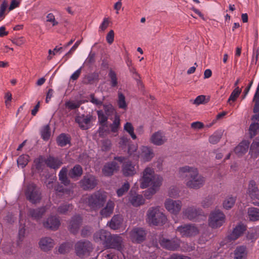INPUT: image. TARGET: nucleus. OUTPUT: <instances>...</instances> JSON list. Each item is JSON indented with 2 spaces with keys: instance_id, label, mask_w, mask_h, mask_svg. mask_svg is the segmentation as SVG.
<instances>
[{
  "instance_id": "603ef678",
  "label": "nucleus",
  "mask_w": 259,
  "mask_h": 259,
  "mask_svg": "<svg viewBox=\"0 0 259 259\" xmlns=\"http://www.w3.org/2000/svg\"><path fill=\"white\" fill-rule=\"evenodd\" d=\"M124 130L128 133L133 139L135 140L137 138V137L134 132V127L131 123L126 122L124 126Z\"/></svg>"
},
{
  "instance_id": "774afa93",
  "label": "nucleus",
  "mask_w": 259,
  "mask_h": 259,
  "mask_svg": "<svg viewBox=\"0 0 259 259\" xmlns=\"http://www.w3.org/2000/svg\"><path fill=\"white\" fill-rule=\"evenodd\" d=\"M102 148L103 150L107 151L111 147V141L109 140H104L102 142Z\"/></svg>"
},
{
  "instance_id": "6e6d98bb",
  "label": "nucleus",
  "mask_w": 259,
  "mask_h": 259,
  "mask_svg": "<svg viewBox=\"0 0 259 259\" xmlns=\"http://www.w3.org/2000/svg\"><path fill=\"white\" fill-rule=\"evenodd\" d=\"M80 104L79 102L73 101H67L65 103V106L69 110H73L79 107Z\"/></svg>"
},
{
  "instance_id": "bb28decb",
  "label": "nucleus",
  "mask_w": 259,
  "mask_h": 259,
  "mask_svg": "<svg viewBox=\"0 0 259 259\" xmlns=\"http://www.w3.org/2000/svg\"><path fill=\"white\" fill-rule=\"evenodd\" d=\"M119 168V166L115 161H112L106 163L102 169L103 174L106 176H112L114 171H117Z\"/></svg>"
},
{
  "instance_id": "4be33fe9",
  "label": "nucleus",
  "mask_w": 259,
  "mask_h": 259,
  "mask_svg": "<svg viewBox=\"0 0 259 259\" xmlns=\"http://www.w3.org/2000/svg\"><path fill=\"white\" fill-rule=\"evenodd\" d=\"M45 228L52 230H57L60 225V222L59 219L55 216L49 217L43 223Z\"/></svg>"
},
{
  "instance_id": "ea45409f",
  "label": "nucleus",
  "mask_w": 259,
  "mask_h": 259,
  "mask_svg": "<svg viewBox=\"0 0 259 259\" xmlns=\"http://www.w3.org/2000/svg\"><path fill=\"white\" fill-rule=\"evenodd\" d=\"M29 161V156L27 154L20 155L17 159V164L19 167L24 168Z\"/></svg>"
},
{
  "instance_id": "bf43d9fd",
  "label": "nucleus",
  "mask_w": 259,
  "mask_h": 259,
  "mask_svg": "<svg viewBox=\"0 0 259 259\" xmlns=\"http://www.w3.org/2000/svg\"><path fill=\"white\" fill-rule=\"evenodd\" d=\"M95 61V53L91 52L88 58L86 59L84 64L85 65H90Z\"/></svg>"
},
{
  "instance_id": "9b49d317",
  "label": "nucleus",
  "mask_w": 259,
  "mask_h": 259,
  "mask_svg": "<svg viewBox=\"0 0 259 259\" xmlns=\"http://www.w3.org/2000/svg\"><path fill=\"white\" fill-rule=\"evenodd\" d=\"M139 169V165L130 160L124 162L121 166V172L125 177H132L135 175Z\"/></svg>"
},
{
  "instance_id": "a19ab883",
  "label": "nucleus",
  "mask_w": 259,
  "mask_h": 259,
  "mask_svg": "<svg viewBox=\"0 0 259 259\" xmlns=\"http://www.w3.org/2000/svg\"><path fill=\"white\" fill-rule=\"evenodd\" d=\"M249 136L250 138H252L256 136L259 132V123L253 122L249 126Z\"/></svg>"
},
{
  "instance_id": "a18cd8bd",
  "label": "nucleus",
  "mask_w": 259,
  "mask_h": 259,
  "mask_svg": "<svg viewBox=\"0 0 259 259\" xmlns=\"http://www.w3.org/2000/svg\"><path fill=\"white\" fill-rule=\"evenodd\" d=\"M222 133L221 132H216L209 138V141L212 144H216L218 143L222 137Z\"/></svg>"
},
{
  "instance_id": "f8f14e48",
  "label": "nucleus",
  "mask_w": 259,
  "mask_h": 259,
  "mask_svg": "<svg viewBox=\"0 0 259 259\" xmlns=\"http://www.w3.org/2000/svg\"><path fill=\"white\" fill-rule=\"evenodd\" d=\"M159 243L163 248L169 250L175 251L180 247L181 241L177 237L171 239L163 238L159 240Z\"/></svg>"
},
{
  "instance_id": "aec40b11",
  "label": "nucleus",
  "mask_w": 259,
  "mask_h": 259,
  "mask_svg": "<svg viewBox=\"0 0 259 259\" xmlns=\"http://www.w3.org/2000/svg\"><path fill=\"white\" fill-rule=\"evenodd\" d=\"M154 154L152 149L147 146H143L140 149L138 157L144 162L150 161L154 157Z\"/></svg>"
},
{
  "instance_id": "f704fd0d",
  "label": "nucleus",
  "mask_w": 259,
  "mask_h": 259,
  "mask_svg": "<svg viewBox=\"0 0 259 259\" xmlns=\"http://www.w3.org/2000/svg\"><path fill=\"white\" fill-rule=\"evenodd\" d=\"M82 174V169L80 165H75L69 172V176L71 178H74L81 176Z\"/></svg>"
},
{
  "instance_id": "864d4df0",
  "label": "nucleus",
  "mask_w": 259,
  "mask_h": 259,
  "mask_svg": "<svg viewBox=\"0 0 259 259\" xmlns=\"http://www.w3.org/2000/svg\"><path fill=\"white\" fill-rule=\"evenodd\" d=\"M103 108L107 116H110L116 114L115 110L111 104H105L103 105Z\"/></svg>"
},
{
  "instance_id": "2eb2a0df",
  "label": "nucleus",
  "mask_w": 259,
  "mask_h": 259,
  "mask_svg": "<svg viewBox=\"0 0 259 259\" xmlns=\"http://www.w3.org/2000/svg\"><path fill=\"white\" fill-rule=\"evenodd\" d=\"M82 224V219L79 215H75L71 218L69 222L68 229L70 232L76 234Z\"/></svg>"
},
{
  "instance_id": "473e14b6",
  "label": "nucleus",
  "mask_w": 259,
  "mask_h": 259,
  "mask_svg": "<svg viewBox=\"0 0 259 259\" xmlns=\"http://www.w3.org/2000/svg\"><path fill=\"white\" fill-rule=\"evenodd\" d=\"M129 201L134 206L136 207L142 205L145 202V199L141 195L131 196L129 198Z\"/></svg>"
},
{
  "instance_id": "c9c22d12",
  "label": "nucleus",
  "mask_w": 259,
  "mask_h": 259,
  "mask_svg": "<svg viewBox=\"0 0 259 259\" xmlns=\"http://www.w3.org/2000/svg\"><path fill=\"white\" fill-rule=\"evenodd\" d=\"M46 158L42 156H39L34 160V164L35 168L39 171H42L45 167V160Z\"/></svg>"
},
{
  "instance_id": "4c0bfd02",
  "label": "nucleus",
  "mask_w": 259,
  "mask_h": 259,
  "mask_svg": "<svg viewBox=\"0 0 259 259\" xmlns=\"http://www.w3.org/2000/svg\"><path fill=\"white\" fill-rule=\"evenodd\" d=\"M68 171V169L67 167H63L61 170L60 171L59 174V180L61 181V182L65 185H67L69 184V180H68L67 177V173Z\"/></svg>"
},
{
  "instance_id": "6e6552de",
  "label": "nucleus",
  "mask_w": 259,
  "mask_h": 259,
  "mask_svg": "<svg viewBox=\"0 0 259 259\" xmlns=\"http://www.w3.org/2000/svg\"><path fill=\"white\" fill-rule=\"evenodd\" d=\"M176 231L180 233L182 237H191L199 234L198 228L194 225L188 224L178 227Z\"/></svg>"
},
{
  "instance_id": "412c9836",
  "label": "nucleus",
  "mask_w": 259,
  "mask_h": 259,
  "mask_svg": "<svg viewBox=\"0 0 259 259\" xmlns=\"http://www.w3.org/2000/svg\"><path fill=\"white\" fill-rule=\"evenodd\" d=\"M166 141L167 138L165 134L161 131L154 133L150 138V142L154 145L157 146L162 145Z\"/></svg>"
},
{
  "instance_id": "49530a36",
  "label": "nucleus",
  "mask_w": 259,
  "mask_h": 259,
  "mask_svg": "<svg viewBox=\"0 0 259 259\" xmlns=\"http://www.w3.org/2000/svg\"><path fill=\"white\" fill-rule=\"evenodd\" d=\"M57 141L58 144L61 147L65 146L69 142V138L64 134H61Z\"/></svg>"
},
{
  "instance_id": "9d476101",
  "label": "nucleus",
  "mask_w": 259,
  "mask_h": 259,
  "mask_svg": "<svg viewBox=\"0 0 259 259\" xmlns=\"http://www.w3.org/2000/svg\"><path fill=\"white\" fill-rule=\"evenodd\" d=\"M98 180L96 177L90 174L85 175L79 181L80 187L84 190H91L97 185Z\"/></svg>"
},
{
  "instance_id": "e2e57ef3",
  "label": "nucleus",
  "mask_w": 259,
  "mask_h": 259,
  "mask_svg": "<svg viewBox=\"0 0 259 259\" xmlns=\"http://www.w3.org/2000/svg\"><path fill=\"white\" fill-rule=\"evenodd\" d=\"M92 229L90 227L85 226L81 231V236L82 237H86L91 235Z\"/></svg>"
},
{
  "instance_id": "cd10ccee",
  "label": "nucleus",
  "mask_w": 259,
  "mask_h": 259,
  "mask_svg": "<svg viewBox=\"0 0 259 259\" xmlns=\"http://www.w3.org/2000/svg\"><path fill=\"white\" fill-rule=\"evenodd\" d=\"M46 211V208L45 207H41L36 209L30 208L28 212V215L33 219L38 221L42 217Z\"/></svg>"
},
{
  "instance_id": "f257e3e1",
  "label": "nucleus",
  "mask_w": 259,
  "mask_h": 259,
  "mask_svg": "<svg viewBox=\"0 0 259 259\" xmlns=\"http://www.w3.org/2000/svg\"><path fill=\"white\" fill-rule=\"evenodd\" d=\"M140 187L142 189L147 188L149 186L151 187L148 189L145 193L147 198L154 194L161 185L162 178L159 176L155 174L154 169L150 167H146L141 174L140 179Z\"/></svg>"
},
{
  "instance_id": "3c124183",
  "label": "nucleus",
  "mask_w": 259,
  "mask_h": 259,
  "mask_svg": "<svg viewBox=\"0 0 259 259\" xmlns=\"http://www.w3.org/2000/svg\"><path fill=\"white\" fill-rule=\"evenodd\" d=\"M130 188V184L128 182L124 183L122 186L117 190L116 193L118 197H121L128 191Z\"/></svg>"
},
{
  "instance_id": "0eeeda50",
  "label": "nucleus",
  "mask_w": 259,
  "mask_h": 259,
  "mask_svg": "<svg viewBox=\"0 0 259 259\" xmlns=\"http://www.w3.org/2000/svg\"><path fill=\"white\" fill-rule=\"evenodd\" d=\"M226 217L224 213L220 210L212 211L209 215L208 225L213 229L221 227L225 222Z\"/></svg>"
},
{
  "instance_id": "79ce46f5",
  "label": "nucleus",
  "mask_w": 259,
  "mask_h": 259,
  "mask_svg": "<svg viewBox=\"0 0 259 259\" xmlns=\"http://www.w3.org/2000/svg\"><path fill=\"white\" fill-rule=\"evenodd\" d=\"M241 92V90L238 87H237L232 92L227 102L231 105V102H234L236 100L237 98L239 97V95Z\"/></svg>"
},
{
  "instance_id": "5701e85b",
  "label": "nucleus",
  "mask_w": 259,
  "mask_h": 259,
  "mask_svg": "<svg viewBox=\"0 0 259 259\" xmlns=\"http://www.w3.org/2000/svg\"><path fill=\"white\" fill-rule=\"evenodd\" d=\"M38 244L41 250L44 251H48L54 247L55 242L51 238L45 237L40 239Z\"/></svg>"
},
{
  "instance_id": "4468645a",
  "label": "nucleus",
  "mask_w": 259,
  "mask_h": 259,
  "mask_svg": "<svg viewBox=\"0 0 259 259\" xmlns=\"http://www.w3.org/2000/svg\"><path fill=\"white\" fill-rule=\"evenodd\" d=\"M110 238V233L104 230L97 232L94 235V239L96 242L102 243L106 246L109 243Z\"/></svg>"
},
{
  "instance_id": "72a5a7b5",
  "label": "nucleus",
  "mask_w": 259,
  "mask_h": 259,
  "mask_svg": "<svg viewBox=\"0 0 259 259\" xmlns=\"http://www.w3.org/2000/svg\"><path fill=\"white\" fill-rule=\"evenodd\" d=\"M248 215L251 221L259 220V209L255 207L249 208L248 210Z\"/></svg>"
},
{
  "instance_id": "c03bdc74",
  "label": "nucleus",
  "mask_w": 259,
  "mask_h": 259,
  "mask_svg": "<svg viewBox=\"0 0 259 259\" xmlns=\"http://www.w3.org/2000/svg\"><path fill=\"white\" fill-rule=\"evenodd\" d=\"M117 104L119 108L125 109L127 107L125 96L120 92L118 93Z\"/></svg>"
},
{
  "instance_id": "0e129e2a",
  "label": "nucleus",
  "mask_w": 259,
  "mask_h": 259,
  "mask_svg": "<svg viewBox=\"0 0 259 259\" xmlns=\"http://www.w3.org/2000/svg\"><path fill=\"white\" fill-rule=\"evenodd\" d=\"M179 191L176 188L170 187L168 191V196L170 197L176 198L179 196Z\"/></svg>"
},
{
  "instance_id": "c85d7f7f",
  "label": "nucleus",
  "mask_w": 259,
  "mask_h": 259,
  "mask_svg": "<svg viewBox=\"0 0 259 259\" xmlns=\"http://www.w3.org/2000/svg\"><path fill=\"white\" fill-rule=\"evenodd\" d=\"M122 221L123 219L121 215H114L108 223L107 225L112 230H117L120 227Z\"/></svg>"
},
{
  "instance_id": "1a4fd4ad",
  "label": "nucleus",
  "mask_w": 259,
  "mask_h": 259,
  "mask_svg": "<svg viewBox=\"0 0 259 259\" xmlns=\"http://www.w3.org/2000/svg\"><path fill=\"white\" fill-rule=\"evenodd\" d=\"M166 209L170 213L178 215L181 210L182 202L180 200H173L167 198L164 202Z\"/></svg>"
},
{
  "instance_id": "052dcab7",
  "label": "nucleus",
  "mask_w": 259,
  "mask_h": 259,
  "mask_svg": "<svg viewBox=\"0 0 259 259\" xmlns=\"http://www.w3.org/2000/svg\"><path fill=\"white\" fill-rule=\"evenodd\" d=\"M47 21L52 24L53 26H56L58 24V21L56 20L55 17L52 13H49L47 16Z\"/></svg>"
},
{
  "instance_id": "37998d69",
  "label": "nucleus",
  "mask_w": 259,
  "mask_h": 259,
  "mask_svg": "<svg viewBox=\"0 0 259 259\" xmlns=\"http://www.w3.org/2000/svg\"><path fill=\"white\" fill-rule=\"evenodd\" d=\"M72 245L69 243L66 242L62 244L59 247L58 251L61 254H65L70 251L72 248Z\"/></svg>"
},
{
  "instance_id": "2f4dec72",
  "label": "nucleus",
  "mask_w": 259,
  "mask_h": 259,
  "mask_svg": "<svg viewBox=\"0 0 259 259\" xmlns=\"http://www.w3.org/2000/svg\"><path fill=\"white\" fill-rule=\"evenodd\" d=\"M249 154L253 158H256L259 154V137L256 138L250 147Z\"/></svg>"
},
{
  "instance_id": "5fc2aeb1",
  "label": "nucleus",
  "mask_w": 259,
  "mask_h": 259,
  "mask_svg": "<svg viewBox=\"0 0 259 259\" xmlns=\"http://www.w3.org/2000/svg\"><path fill=\"white\" fill-rule=\"evenodd\" d=\"M109 76L110 78L111 84L112 87H115L117 85V78L116 74L112 70H110L109 73Z\"/></svg>"
},
{
  "instance_id": "7c9ffc66",
  "label": "nucleus",
  "mask_w": 259,
  "mask_h": 259,
  "mask_svg": "<svg viewBox=\"0 0 259 259\" xmlns=\"http://www.w3.org/2000/svg\"><path fill=\"white\" fill-rule=\"evenodd\" d=\"M247 254L246 247L244 246H238L234 251L233 259H246Z\"/></svg>"
},
{
  "instance_id": "6ab92c4d",
  "label": "nucleus",
  "mask_w": 259,
  "mask_h": 259,
  "mask_svg": "<svg viewBox=\"0 0 259 259\" xmlns=\"http://www.w3.org/2000/svg\"><path fill=\"white\" fill-rule=\"evenodd\" d=\"M45 163L50 168L56 170L60 168L63 162L61 159L50 155L45 160Z\"/></svg>"
},
{
  "instance_id": "39448f33",
  "label": "nucleus",
  "mask_w": 259,
  "mask_h": 259,
  "mask_svg": "<svg viewBox=\"0 0 259 259\" xmlns=\"http://www.w3.org/2000/svg\"><path fill=\"white\" fill-rule=\"evenodd\" d=\"M26 199L33 204L40 202L41 199V193L40 189L34 184L30 183L27 185L25 189Z\"/></svg>"
},
{
  "instance_id": "20e7f679",
  "label": "nucleus",
  "mask_w": 259,
  "mask_h": 259,
  "mask_svg": "<svg viewBox=\"0 0 259 259\" xmlns=\"http://www.w3.org/2000/svg\"><path fill=\"white\" fill-rule=\"evenodd\" d=\"M146 222L150 225L159 226L166 223V215L161 211L159 206L150 207L146 212Z\"/></svg>"
},
{
  "instance_id": "b1692460",
  "label": "nucleus",
  "mask_w": 259,
  "mask_h": 259,
  "mask_svg": "<svg viewBox=\"0 0 259 259\" xmlns=\"http://www.w3.org/2000/svg\"><path fill=\"white\" fill-rule=\"evenodd\" d=\"M131 235L133 241L140 243L145 240L146 232L141 228H136L131 231Z\"/></svg>"
},
{
  "instance_id": "8fccbe9b",
  "label": "nucleus",
  "mask_w": 259,
  "mask_h": 259,
  "mask_svg": "<svg viewBox=\"0 0 259 259\" xmlns=\"http://www.w3.org/2000/svg\"><path fill=\"white\" fill-rule=\"evenodd\" d=\"M41 136L45 140H48L51 135L50 128L49 125H46L41 130Z\"/></svg>"
},
{
  "instance_id": "f3484780",
  "label": "nucleus",
  "mask_w": 259,
  "mask_h": 259,
  "mask_svg": "<svg viewBox=\"0 0 259 259\" xmlns=\"http://www.w3.org/2000/svg\"><path fill=\"white\" fill-rule=\"evenodd\" d=\"M93 116L91 115H81L75 118V121L78 124L81 129L85 130L90 128Z\"/></svg>"
},
{
  "instance_id": "393cba45",
  "label": "nucleus",
  "mask_w": 259,
  "mask_h": 259,
  "mask_svg": "<svg viewBox=\"0 0 259 259\" xmlns=\"http://www.w3.org/2000/svg\"><path fill=\"white\" fill-rule=\"evenodd\" d=\"M106 247L108 248H115L118 250H120L122 248V239L119 235H114L112 236L109 240V243Z\"/></svg>"
},
{
  "instance_id": "a211bd4d",
  "label": "nucleus",
  "mask_w": 259,
  "mask_h": 259,
  "mask_svg": "<svg viewBox=\"0 0 259 259\" xmlns=\"http://www.w3.org/2000/svg\"><path fill=\"white\" fill-rule=\"evenodd\" d=\"M115 207V203L111 200H109L107 202L104 207H101L100 211V215L104 218L110 217L113 213Z\"/></svg>"
},
{
  "instance_id": "de8ad7c7",
  "label": "nucleus",
  "mask_w": 259,
  "mask_h": 259,
  "mask_svg": "<svg viewBox=\"0 0 259 259\" xmlns=\"http://www.w3.org/2000/svg\"><path fill=\"white\" fill-rule=\"evenodd\" d=\"M214 200V198L212 196H208L201 201V206L203 208H208L213 204Z\"/></svg>"
},
{
  "instance_id": "c756f323",
  "label": "nucleus",
  "mask_w": 259,
  "mask_h": 259,
  "mask_svg": "<svg viewBox=\"0 0 259 259\" xmlns=\"http://www.w3.org/2000/svg\"><path fill=\"white\" fill-rule=\"evenodd\" d=\"M249 142L248 141H243L241 142L234 149L235 152L239 156H241L244 154L248 150Z\"/></svg>"
},
{
  "instance_id": "69168bd1",
  "label": "nucleus",
  "mask_w": 259,
  "mask_h": 259,
  "mask_svg": "<svg viewBox=\"0 0 259 259\" xmlns=\"http://www.w3.org/2000/svg\"><path fill=\"white\" fill-rule=\"evenodd\" d=\"M114 32L113 30H111L108 33L106 36V40L108 44H111L114 41Z\"/></svg>"
},
{
  "instance_id": "a878e982",
  "label": "nucleus",
  "mask_w": 259,
  "mask_h": 259,
  "mask_svg": "<svg viewBox=\"0 0 259 259\" xmlns=\"http://www.w3.org/2000/svg\"><path fill=\"white\" fill-rule=\"evenodd\" d=\"M247 193L252 200H259V189L254 181L249 182Z\"/></svg>"
},
{
  "instance_id": "4d7b16f0",
  "label": "nucleus",
  "mask_w": 259,
  "mask_h": 259,
  "mask_svg": "<svg viewBox=\"0 0 259 259\" xmlns=\"http://www.w3.org/2000/svg\"><path fill=\"white\" fill-rule=\"evenodd\" d=\"M253 101L255 103L253 112L254 113H257L259 111V93H255L253 99Z\"/></svg>"
},
{
  "instance_id": "ddd939ff",
  "label": "nucleus",
  "mask_w": 259,
  "mask_h": 259,
  "mask_svg": "<svg viewBox=\"0 0 259 259\" xmlns=\"http://www.w3.org/2000/svg\"><path fill=\"white\" fill-rule=\"evenodd\" d=\"M202 213V211L201 209L193 206L184 208L182 212L184 217L189 220H193L196 219L198 216L201 215Z\"/></svg>"
},
{
  "instance_id": "58836bf2",
  "label": "nucleus",
  "mask_w": 259,
  "mask_h": 259,
  "mask_svg": "<svg viewBox=\"0 0 259 259\" xmlns=\"http://www.w3.org/2000/svg\"><path fill=\"white\" fill-rule=\"evenodd\" d=\"M235 202V197L228 196L226 197L223 202V207L226 209H230L233 206Z\"/></svg>"
},
{
  "instance_id": "338daca9",
  "label": "nucleus",
  "mask_w": 259,
  "mask_h": 259,
  "mask_svg": "<svg viewBox=\"0 0 259 259\" xmlns=\"http://www.w3.org/2000/svg\"><path fill=\"white\" fill-rule=\"evenodd\" d=\"M90 99V101L96 105L101 106L103 104V101L96 98L94 94L91 95Z\"/></svg>"
},
{
  "instance_id": "09e8293b",
  "label": "nucleus",
  "mask_w": 259,
  "mask_h": 259,
  "mask_svg": "<svg viewBox=\"0 0 259 259\" xmlns=\"http://www.w3.org/2000/svg\"><path fill=\"white\" fill-rule=\"evenodd\" d=\"M120 125V118L119 116L115 115L114 120L112 124H110V127L111 131L113 133L117 132Z\"/></svg>"
},
{
  "instance_id": "423d86ee",
  "label": "nucleus",
  "mask_w": 259,
  "mask_h": 259,
  "mask_svg": "<svg viewBox=\"0 0 259 259\" xmlns=\"http://www.w3.org/2000/svg\"><path fill=\"white\" fill-rule=\"evenodd\" d=\"M75 252L80 258L89 256L93 251L92 243L87 240H81L77 241L74 245Z\"/></svg>"
},
{
  "instance_id": "13d9d810",
  "label": "nucleus",
  "mask_w": 259,
  "mask_h": 259,
  "mask_svg": "<svg viewBox=\"0 0 259 259\" xmlns=\"http://www.w3.org/2000/svg\"><path fill=\"white\" fill-rule=\"evenodd\" d=\"M98 115L99 122L103 126L107 120V116L104 114L102 110L98 111Z\"/></svg>"
},
{
  "instance_id": "dca6fc26",
  "label": "nucleus",
  "mask_w": 259,
  "mask_h": 259,
  "mask_svg": "<svg viewBox=\"0 0 259 259\" xmlns=\"http://www.w3.org/2000/svg\"><path fill=\"white\" fill-rule=\"evenodd\" d=\"M245 230V226L239 224L233 229L232 233L227 236L226 239L230 241L236 240L243 234Z\"/></svg>"
},
{
  "instance_id": "e433bc0d",
  "label": "nucleus",
  "mask_w": 259,
  "mask_h": 259,
  "mask_svg": "<svg viewBox=\"0 0 259 259\" xmlns=\"http://www.w3.org/2000/svg\"><path fill=\"white\" fill-rule=\"evenodd\" d=\"M72 209L73 205L71 204L65 203L58 207L57 211L59 214H66Z\"/></svg>"
},
{
  "instance_id": "680f3d73",
  "label": "nucleus",
  "mask_w": 259,
  "mask_h": 259,
  "mask_svg": "<svg viewBox=\"0 0 259 259\" xmlns=\"http://www.w3.org/2000/svg\"><path fill=\"white\" fill-rule=\"evenodd\" d=\"M80 40L77 41L75 44L73 45V46L71 48V49L69 50V51L66 54L64 57H66L65 61H67L68 58L69 57V56L71 55L74 51L77 49V48L78 47L80 43Z\"/></svg>"
},
{
  "instance_id": "f03ea898",
  "label": "nucleus",
  "mask_w": 259,
  "mask_h": 259,
  "mask_svg": "<svg viewBox=\"0 0 259 259\" xmlns=\"http://www.w3.org/2000/svg\"><path fill=\"white\" fill-rule=\"evenodd\" d=\"M179 174L182 178L185 179L186 185L190 189H200L205 182V178L194 166L186 165L181 167L179 169Z\"/></svg>"
},
{
  "instance_id": "7ed1b4c3",
  "label": "nucleus",
  "mask_w": 259,
  "mask_h": 259,
  "mask_svg": "<svg viewBox=\"0 0 259 259\" xmlns=\"http://www.w3.org/2000/svg\"><path fill=\"white\" fill-rule=\"evenodd\" d=\"M107 199V194L104 191H98L83 197L81 201L87 204L91 209L97 210L104 206Z\"/></svg>"
}]
</instances>
